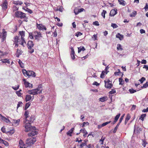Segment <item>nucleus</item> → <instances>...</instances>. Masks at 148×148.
Masks as SVG:
<instances>
[{
	"mask_svg": "<svg viewBox=\"0 0 148 148\" xmlns=\"http://www.w3.org/2000/svg\"><path fill=\"white\" fill-rule=\"evenodd\" d=\"M30 106V104L29 103H27L26 104V105L25 106V110H26L28 108L29 106Z\"/></svg>",
	"mask_w": 148,
	"mask_h": 148,
	"instance_id": "nucleus-43",
	"label": "nucleus"
},
{
	"mask_svg": "<svg viewBox=\"0 0 148 148\" xmlns=\"http://www.w3.org/2000/svg\"><path fill=\"white\" fill-rule=\"evenodd\" d=\"M130 116L129 115H127V116L125 118V125L127 124V122L128 121V120L130 119Z\"/></svg>",
	"mask_w": 148,
	"mask_h": 148,
	"instance_id": "nucleus-28",
	"label": "nucleus"
},
{
	"mask_svg": "<svg viewBox=\"0 0 148 148\" xmlns=\"http://www.w3.org/2000/svg\"><path fill=\"white\" fill-rule=\"evenodd\" d=\"M20 121V120L19 119L17 120H13V124H14L15 125H19Z\"/></svg>",
	"mask_w": 148,
	"mask_h": 148,
	"instance_id": "nucleus-19",
	"label": "nucleus"
},
{
	"mask_svg": "<svg viewBox=\"0 0 148 148\" xmlns=\"http://www.w3.org/2000/svg\"><path fill=\"white\" fill-rule=\"evenodd\" d=\"M119 84L122 85L123 84L124 81L123 79L121 77L119 78Z\"/></svg>",
	"mask_w": 148,
	"mask_h": 148,
	"instance_id": "nucleus-37",
	"label": "nucleus"
},
{
	"mask_svg": "<svg viewBox=\"0 0 148 148\" xmlns=\"http://www.w3.org/2000/svg\"><path fill=\"white\" fill-rule=\"evenodd\" d=\"M32 98V97L30 95H27L26 96L25 100L26 101H30Z\"/></svg>",
	"mask_w": 148,
	"mask_h": 148,
	"instance_id": "nucleus-25",
	"label": "nucleus"
},
{
	"mask_svg": "<svg viewBox=\"0 0 148 148\" xmlns=\"http://www.w3.org/2000/svg\"><path fill=\"white\" fill-rule=\"evenodd\" d=\"M74 130V128H72L70 129L69 131L67 133V134L68 135H69L70 136H72V134Z\"/></svg>",
	"mask_w": 148,
	"mask_h": 148,
	"instance_id": "nucleus-18",
	"label": "nucleus"
},
{
	"mask_svg": "<svg viewBox=\"0 0 148 148\" xmlns=\"http://www.w3.org/2000/svg\"><path fill=\"white\" fill-rule=\"evenodd\" d=\"M0 117L1 118V119L4 121H5V120L6 119V118L4 117V116H2L1 114H0Z\"/></svg>",
	"mask_w": 148,
	"mask_h": 148,
	"instance_id": "nucleus-59",
	"label": "nucleus"
},
{
	"mask_svg": "<svg viewBox=\"0 0 148 148\" xmlns=\"http://www.w3.org/2000/svg\"><path fill=\"white\" fill-rule=\"evenodd\" d=\"M107 13L106 11L105 10H103V12L101 13V15L103 17V18H105V14Z\"/></svg>",
	"mask_w": 148,
	"mask_h": 148,
	"instance_id": "nucleus-39",
	"label": "nucleus"
},
{
	"mask_svg": "<svg viewBox=\"0 0 148 148\" xmlns=\"http://www.w3.org/2000/svg\"><path fill=\"white\" fill-rule=\"evenodd\" d=\"M108 99V98L107 97H103L100 98L99 99V101H101V102H104L106 100H107Z\"/></svg>",
	"mask_w": 148,
	"mask_h": 148,
	"instance_id": "nucleus-23",
	"label": "nucleus"
},
{
	"mask_svg": "<svg viewBox=\"0 0 148 148\" xmlns=\"http://www.w3.org/2000/svg\"><path fill=\"white\" fill-rule=\"evenodd\" d=\"M129 90L131 93H133L136 92V91L135 90L133 89L132 88V89H130Z\"/></svg>",
	"mask_w": 148,
	"mask_h": 148,
	"instance_id": "nucleus-55",
	"label": "nucleus"
},
{
	"mask_svg": "<svg viewBox=\"0 0 148 148\" xmlns=\"http://www.w3.org/2000/svg\"><path fill=\"white\" fill-rule=\"evenodd\" d=\"M6 32H5L2 33V35L1 36V41L2 42L4 41L5 40L6 37Z\"/></svg>",
	"mask_w": 148,
	"mask_h": 148,
	"instance_id": "nucleus-16",
	"label": "nucleus"
},
{
	"mask_svg": "<svg viewBox=\"0 0 148 148\" xmlns=\"http://www.w3.org/2000/svg\"><path fill=\"white\" fill-rule=\"evenodd\" d=\"M28 47H32L34 45L33 42L31 41H29L27 44Z\"/></svg>",
	"mask_w": 148,
	"mask_h": 148,
	"instance_id": "nucleus-15",
	"label": "nucleus"
},
{
	"mask_svg": "<svg viewBox=\"0 0 148 148\" xmlns=\"http://www.w3.org/2000/svg\"><path fill=\"white\" fill-rule=\"evenodd\" d=\"M2 143L5 146H7L9 145L8 143L4 140Z\"/></svg>",
	"mask_w": 148,
	"mask_h": 148,
	"instance_id": "nucleus-62",
	"label": "nucleus"
},
{
	"mask_svg": "<svg viewBox=\"0 0 148 148\" xmlns=\"http://www.w3.org/2000/svg\"><path fill=\"white\" fill-rule=\"evenodd\" d=\"M78 52L79 53L81 51H84L85 50V49L84 47H78Z\"/></svg>",
	"mask_w": 148,
	"mask_h": 148,
	"instance_id": "nucleus-26",
	"label": "nucleus"
},
{
	"mask_svg": "<svg viewBox=\"0 0 148 148\" xmlns=\"http://www.w3.org/2000/svg\"><path fill=\"white\" fill-rule=\"evenodd\" d=\"M80 132H83L84 133L83 136L85 137L86 136V135L88 134V132L84 128L83 129H81L80 130Z\"/></svg>",
	"mask_w": 148,
	"mask_h": 148,
	"instance_id": "nucleus-20",
	"label": "nucleus"
},
{
	"mask_svg": "<svg viewBox=\"0 0 148 148\" xmlns=\"http://www.w3.org/2000/svg\"><path fill=\"white\" fill-rule=\"evenodd\" d=\"M1 61H2V62L3 63H7L9 64H10V61L9 60H8L7 59H1Z\"/></svg>",
	"mask_w": 148,
	"mask_h": 148,
	"instance_id": "nucleus-24",
	"label": "nucleus"
},
{
	"mask_svg": "<svg viewBox=\"0 0 148 148\" xmlns=\"http://www.w3.org/2000/svg\"><path fill=\"white\" fill-rule=\"evenodd\" d=\"M15 15L16 17L19 18L21 19L26 18L25 14L21 12H16L15 14Z\"/></svg>",
	"mask_w": 148,
	"mask_h": 148,
	"instance_id": "nucleus-3",
	"label": "nucleus"
},
{
	"mask_svg": "<svg viewBox=\"0 0 148 148\" xmlns=\"http://www.w3.org/2000/svg\"><path fill=\"white\" fill-rule=\"evenodd\" d=\"M105 72L104 71H103L102 72L101 74V75L100 77L102 78H104V75H105Z\"/></svg>",
	"mask_w": 148,
	"mask_h": 148,
	"instance_id": "nucleus-63",
	"label": "nucleus"
},
{
	"mask_svg": "<svg viewBox=\"0 0 148 148\" xmlns=\"http://www.w3.org/2000/svg\"><path fill=\"white\" fill-rule=\"evenodd\" d=\"M16 93L18 96L19 97L21 96L22 94L20 92V91H16Z\"/></svg>",
	"mask_w": 148,
	"mask_h": 148,
	"instance_id": "nucleus-54",
	"label": "nucleus"
},
{
	"mask_svg": "<svg viewBox=\"0 0 148 148\" xmlns=\"http://www.w3.org/2000/svg\"><path fill=\"white\" fill-rule=\"evenodd\" d=\"M87 147L88 148H94V146L93 145L91 144H89L88 145H86Z\"/></svg>",
	"mask_w": 148,
	"mask_h": 148,
	"instance_id": "nucleus-61",
	"label": "nucleus"
},
{
	"mask_svg": "<svg viewBox=\"0 0 148 148\" xmlns=\"http://www.w3.org/2000/svg\"><path fill=\"white\" fill-rule=\"evenodd\" d=\"M26 10L30 14H32V11L30 9L26 8Z\"/></svg>",
	"mask_w": 148,
	"mask_h": 148,
	"instance_id": "nucleus-57",
	"label": "nucleus"
},
{
	"mask_svg": "<svg viewBox=\"0 0 148 148\" xmlns=\"http://www.w3.org/2000/svg\"><path fill=\"white\" fill-rule=\"evenodd\" d=\"M8 3L6 0H5L1 5V6L3 10H5L7 9Z\"/></svg>",
	"mask_w": 148,
	"mask_h": 148,
	"instance_id": "nucleus-9",
	"label": "nucleus"
},
{
	"mask_svg": "<svg viewBox=\"0 0 148 148\" xmlns=\"http://www.w3.org/2000/svg\"><path fill=\"white\" fill-rule=\"evenodd\" d=\"M70 48L71 49V58L73 60H74L75 58V53L74 49L72 47H70Z\"/></svg>",
	"mask_w": 148,
	"mask_h": 148,
	"instance_id": "nucleus-7",
	"label": "nucleus"
},
{
	"mask_svg": "<svg viewBox=\"0 0 148 148\" xmlns=\"http://www.w3.org/2000/svg\"><path fill=\"white\" fill-rule=\"evenodd\" d=\"M34 118L32 116L29 118V120H28L27 119V121H28V123H31L33 122V121H34Z\"/></svg>",
	"mask_w": 148,
	"mask_h": 148,
	"instance_id": "nucleus-34",
	"label": "nucleus"
},
{
	"mask_svg": "<svg viewBox=\"0 0 148 148\" xmlns=\"http://www.w3.org/2000/svg\"><path fill=\"white\" fill-rule=\"evenodd\" d=\"M136 14V12L134 11L132 14H130V16L131 17L135 16Z\"/></svg>",
	"mask_w": 148,
	"mask_h": 148,
	"instance_id": "nucleus-41",
	"label": "nucleus"
},
{
	"mask_svg": "<svg viewBox=\"0 0 148 148\" xmlns=\"http://www.w3.org/2000/svg\"><path fill=\"white\" fill-rule=\"evenodd\" d=\"M117 10L116 9L112 10L110 13V16H114L117 13Z\"/></svg>",
	"mask_w": 148,
	"mask_h": 148,
	"instance_id": "nucleus-10",
	"label": "nucleus"
},
{
	"mask_svg": "<svg viewBox=\"0 0 148 148\" xmlns=\"http://www.w3.org/2000/svg\"><path fill=\"white\" fill-rule=\"evenodd\" d=\"M146 116V114H143L141 115L140 118H139V119H140L141 120L143 121L144 120V118Z\"/></svg>",
	"mask_w": 148,
	"mask_h": 148,
	"instance_id": "nucleus-36",
	"label": "nucleus"
},
{
	"mask_svg": "<svg viewBox=\"0 0 148 148\" xmlns=\"http://www.w3.org/2000/svg\"><path fill=\"white\" fill-rule=\"evenodd\" d=\"M22 72L24 75H27L28 74V71H27L25 69H23L22 70Z\"/></svg>",
	"mask_w": 148,
	"mask_h": 148,
	"instance_id": "nucleus-40",
	"label": "nucleus"
},
{
	"mask_svg": "<svg viewBox=\"0 0 148 148\" xmlns=\"http://www.w3.org/2000/svg\"><path fill=\"white\" fill-rule=\"evenodd\" d=\"M29 36L31 38L33 39L34 38V32L33 33H29Z\"/></svg>",
	"mask_w": 148,
	"mask_h": 148,
	"instance_id": "nucleus-51",
	"label": "nucleus"
},
{
	"mask_svg": "<svg viewBox=\"0 0 148 148\" xmlns=\"http://www.w3.org/2000/svg\"><path fill=\"white\" fill-rule=\"evenodd\" d=\"M34 34V37L36 40H39L40 37H42V34L40 32H35Z\"/></svg>",
	"mask_w": 148,
	"mask_h": 148,
	"instance_id": "nucleus-5",
	"label": "nucleus"
},
{
	"mask_svg": "<svg viewBox=\"0 0 148 148\" xmlns=\"http://www.w3.org/2000/svg\"><path fill=\"white\" fill-rule=\"evenodd\" d=\"M111 26L113 28H116L118 27V25L116 24L112 23Z\"/></svg>",
	"mask_w": 148,
	"mask_h": 148,
	"instance_id": "nucleus-44",
	"label": "nucleus"
},
{
	"mask_svg": "<svg viewBox=\"0 0 148 148\" xmlns=\"http://www.w3.org/2000/svg\"><path fill=\"white\" fill-rule=\"evenodd\" d=\"M105 86L106 88H112V85L111 83L109 82H105Z\"/></svg>",
	"mask_w": 148,
	"mask_h": 148,
	"instance_id": "nucleus-13",
	"label": "nucleus"
},
{
	"mask_svg": "<svg viewBox=\"0 0 148 148\" xmlns=\"http://www.w3.org/2000/svg\"><path fill=\"white\" fill-rule=\"evenodd\" d=\"M35 129H36V128ZM31 131H32V132H29L28 133V135L29 136H33L35 135H36L38 133V132L35 130V129L34 130L32 129Z\"/></svg>",
	"mask_w": 148,
	"mask_h": 148,
	"instance_id": "nucleus-8",
	"label": "nucleus"
},
{
	"mask_svg": "<svg viewBox=\"0 0 148 148\" xmlns=\"http://www.w3.org/2000/svg\"><path fill=\"white\" fill-rule=\"evenodd\" d=\"M136 130L137 133H139L142 130V129L141 128L137 126L136 124L134 126V131H135V130Z\"/></svg>",
	"mask_w": 148,
	"mask_h": 148,
	"instance_id": "nucleus-14",
	"label": "nucleus"
},
{
	"mask_svg": "<svg viewBox=\"0 0 148 148\" xmlns=\"http://www.w3.org/2000/svg\"><path fill=\"white\" fill-rule=\"evenodd\" d=\"M36 138L34 137H31L27 138L25 142V145L27 147L32 146L36 141Z\"/></svg>",
	"mask_w": 148,
	"mask_h": 148,
	"instance_id": "nucleus-1",
	"label": "nucleus"
},
{
	"mask_svg": "<svg viewBox=\"0 0 148 148\" xmlns=\"http://www.w3.org/2000/svg\"><path fill=\"white\" fill-rule=\"evenodd\" d=\"M18 63L20 65V66L22 68H23L24 67L23 64L22 63V62L21 61L19 60V61H18Z\"/></svg>",
	"mask_w": 148,
	"mask_h": 148,
	"instance_id": "nucleus-42",
	"label": "nucleus"
},
{
	"mask_svg": "<svg viewBox=\"0 0 148 148\" xmlns=\"http://www.w3.org/2000/svg\"><path fill=\"white\" fill-rule=\"evenodd\" d=\"M111 121H108L104 123H103L102 124V126L103 127L106 125L110 123L111 122Z\"/></svg>",
	"mask_w": 148,
	"mask_h": 148,
	"instance_id": "nucleus-53",
	"label": "nucleus"
},
{
	"mask_svg": "<svg viewBox=\"0 0 148 148\" xmlns=\"http://www.w3.org/2000/svg\"><path fill=\"white\" fill-rule=\"evenodd\" d=\"M145 80V77H143L139 81L141 83H143V82Z\"/></svg>",
	"mask_w": 148,
	"mask_h": 148,
	"instance_id": "nucleus-47",
	"label": "nucleus"
},
{
	"mask_svg": "<svg viewBox=\"0 0 148 148\" xmlns=\"http://www.w3.org/2000/svg\"><path fill=\"white\" fill-rule=\"evenodd\" d=\"M117 49H118V50H119V49H121V50H123V49L121 47V45L120 44H118L117 45Z\"/></svg>",
	"mask_w": 148,
	"mask_h": 148,
	"instance_id": "nucleus-48",
	"label": "nucleus"
},
{
	"mask_svg": "<svg viewBox=\"0 0 148 148\" xmlns=\"http://www.w3.org/2000/svg\"><path fill=\"white\" fill-rule=\"evenodd\" d=\"M25 131L26 132L31 131L32 129L34 130L35 129V127H32L31 126L30 123H27L25 125Z\"/></svg>",
	"mask_w": 148,
	"mask_h": 148,
	"instance_id": "nucleus-4",
	"label": "nucleus"
},
{
	"mask_svg": "<svg viewBox=\"0 0 148 148\" xmlns=\"http://www.w3.org/2000/svg\"><path fill=\"white\" fill-rule=\"evenodd\" d=\"M19 34L21 36V38H23L25 36V32L23 31H20L19 32Z\"/></svg>",
	"mask_w": 148,
	"mask_h": 148,
	"instance_id": "nucleus-29",
	"label": "nucleus"
},
{
	"mask_svg": "<svg viewBox=\"0 0 148 148\" xmlns=\"http://www.w3.org/2000/svg\"><path fill=\"white\" fill-rule=\"evenodd\" d=\"M116 38H119L121 40H122L123 38V35L120 34L119 33L116 35Z\"/></svg>",
	"mask_w": 148,
	"mask_h": 148,
	"instance_id": "nucleus-21",
	"label": "nucleus"
},
{
	"mask_svg": "<svg viewBox=\"0 0 148 148\" xmlns=\"http://www.w3.org/2000/svg\"><path fill=\"white\" fill-rule=\"evenodd\" d=\"M27 76H32L33 77H35L36 76V75L35 73L33 71H28Z\"/></svg>",
	"mask_w": 148,
	"mask_h": 148,
	"instance_id": "nucleus-12",
	"label": "nucleus"
},
{
	"mask_svg": "<svg viewBox=\"0 0 148 148\" xmlns=\"http://www.w3.org/2000/svg\"><path fill=\"white\" fill-rule=\"evenodd\" d=\"M29 49V52L31 53H32L34 51V49L32 47L28 48Z\"/></svg>",
	"mask_w": 148,
	"mask_h": 148,
	"instance_id": "nucleus-45",
	"label": "nucleus"
},
{
	"mask_svg": "<svg viewBox=\"0 0 148 148\" xmlns=\"http://www.w3.org/2000/svg\"><path fill=\"white\" fill-rule=\"evenodd\" d=\"M120 116V114H118L114 118V120L115 121H117L118 119L119 118V117Z\"/></svg>",
	"mask_w": 148,
	"mask_h": 148,
	"instance_id": "nucleus-38",
	"label": "nucleus"
},
{
	"mask_svg": "<svg viewBox=\"0 0 148 148\" xmlns=\"http://www.w3.org/2000/svg\"><path fill=\"white\" fill-rule=\"evenodd\" d=\"M23 81L24 82V84L25 87H29L30 88L32 87L33 85L32 84L29 83L25 79H23Z\"/></svg>",
	"mask_w": 148,
	"mask_h": 148,
	"instance_id": "nucleus-6",
	"label": "nucleus"
},
{
	"mask_svg": "<svg viewBox=\"0 0 148 148\" xmlns=\"http://www.w3.org/2000/svg\"><path fill=\"white\" fill-rule=\"evenodd\" d=\"M86 145V143H82L80 145V148H82L84 146Z\"/></svg>",
	"mask_w": 148,
	"mask_h": 148,
	"instance_id": "nucleus-50",
	"label": "nucleus"
},
{
	"mask_svg": "<svg viewBox=\"0 0 148 148\" xmlns=\"http://www.w3.org/2000/svg\"><path fill=\"white\" fill-rule=\"evenodd\" d=\"M6 32H5L2 33V35L1 36V41L2 42L4 41L5 40L6 37Z\"/></svg>",
	"mask_w": 148,
	"mask_h": 148,
	"instance_id": "nucleus-17",
	"label": "nucleus"
},
{
	"mask_svg": "<svg viewBox=\"0 0 148 148\" xmlns=\"http://www.w3.org/2000/svg\"><path fill=\"white\" fill-rule=\"evenodd\" d=\"M120 123H119L117 124V125H116V127H115L114 130L113 131V133H115L117 130V129L120 124Z\"/></svg>",
	"mask_w": 148,
	"mask_h": 148,
	"instance_id": "nucleus-32",
	"label": "nucleus"
},
{
	"mask_svg": "<svg viewBox=\"0 0 148 148\" xmlns=\"http://www.w3.org/2000/svg\"><path fill=\"white\" fill-rule=\"evenodd\" d=\"M40 87H38L37 88L29 90L28 91V92L30 94H32L33 95H36L38 93H41L42 92L41 90H40Z\"/></svg>",
	"mask_w": 148,
	"mask_h": 148,
	"instance_id": "nucleus-2",
	"label": "nucleus"
},
{
	"mask_svg": "<svg viewBox=\"0 0 148 148\" xmlns=\"http://www.w3.org/2000/svg\"><path fill=\"white\" fill-rule=\"evenodd\" d=\"M19 40L18 39V37L17 36H15L14 37V42L16 43L18 42L19 43L20 41H19Z\"/></svg>",
	"mask_w": 148,
	"mask_h": 148,
	"instance_id": "nucleus-31",
	"label": "nucleus"
},
{
	"mask_svg": "<svg viewBox=\"0 0 148 148\" xmlns=\"http://www.w3.org/2000/svg\"><path fill=\"white\" fill-rule=\"evenodd\" d=\"M23 53L22 51L20 49H18L17 50L16 53H18V54H20V55L22 53Z\"/></svg>",
	"mask_w": 148,
	"mask_h": 148,
	"instance_id": "nucleus-52",
	"label": "nucleus"
},
{
	"mask_svg": "<svg viewBox=\"0 0 148 148\" xmlns=\"http://www.w3.org/2000/svg\"><path fill=\"white\" fill-rule=\"evenodd\" d=\"M13 3L16 5H21L22 4H23V2L21 1H14Z\"/></svg>",
	"mask_w": 148,
	"mask_h": 148,
	"instance_id": "nucleus-27",
	"label": "nucleus"
},
{
	"mask_svg": "<svg viewBox=\"0 0 148 148\" xmlns=\"http://www.w3.org/2000/svg\"><path fill=\"white\" fill-rule=\"evenodd\" d=\"M21 42L20 41L19 43L20 44L23 45V46H24V45H23V43H25V44H26V42H25L24 38H21Z\"/></svg>",
	"mask_w": 148,
	"mask_h": 148,
	"instance_id": "nucleus-33",
	"label": "nucleus"
},
{
	"mask_svg": "<svg viewBox=\"0 0 148 148\" xmlns=\"http://www.w3.org/2000/svg\"><path fill=\"white\" fill-rule=\"evenodd\" d=\"M118 2L120 4L122 5L123 6H125L126 5V3L124 0H118Z\"/></svg>",
	"mask_w": 148,
	"mask_h": 148,
	"instance_id": "nucleus-22",
	"label": "nucleus"
},
{
	"mask_svg": "<svg viewBox=\"0 0 148 148\" xmlns=\"http://www.w3.org/2000/svg\"><path fill=\"white\" fill-rule=\"evenodd\" d=\"M144 9H145L146 11L148 10V4L146 3L145 6L144 8Z\"/></svg>",
	"mask_w": 148,
	"mask_h": 148,
	"instance_id": "nucleus-64",
	"label": "nucleus"
},
{
	"mask_svg": "<svg viewBox=\"0 0 148 148\" xmlns=\"http://www.w3.org/2000/svg\"><path fill=\"white\" fill-rule=\"evenodd\" d=\"M16 87H14V86H12V88L14 89V90H18L19 88V85H18L17 86H16Z\"/></svg>",
	"mask_w": 148,
	"mask_h": 148,
	"instance_id": "nucleus-58",
	"label": "nucleus"
},
{
	"mask_svg": "<svg viewBox=\"0 0 148 148\" xmlns=\"http://www.w3.org/2000/svg\"><path fill=\"white\" fill-rule=\"evenodd\" d=\"M47 29H46V28L44 26V25H43L42 24V26H41V27H40V30H46Z\"/></svg>",
	"mask_w": 148,
	"mask_h": 148,
	"instance_id": "nucleus-46",
	"label": "nucleus"
},
{
	"mask_svg": "<svg viewBox=\"0 0 148 148\" xmlns=\"http://www.w3.org/2000/svg\"><path fill=\"white\" fill-rule=\"evenodd\" d=\"M148 86V82H147L146 83L143 85V86H142V88H146Z\"/></svg>",
	"mask_w": 148,
	"mask_h": 148,
	"instance_id": "nucleus-56",
	"label": "nucleus"
},
{
	"mask_svg": "<svg viewBox=\"0 0 148 148\" xmlns=\"http://www.w3.org/2000/svg\"><path fill=\"white\" fill-rule=\"evenodd\" d=\"M15 132V131L14 130H11L10 131L7 132V133L9 135H11L13 134Z\"/></svg>",
	"mask_w": 148,
	"mask_h": 148,
	"instance_id": "nucleus-30",
	"label": "nucleus"
},
{
	"mask_svg": "<svg viewBox=\"0 0 148 148\" xmlns=\"http://www.w3.org/2000/svg\"><path fill=\"white\" fill-rule=\"evenodd\" d=\"M82 35V33L80 32H77V33L75 34V36L77 37H78L79 36H80Z\"/></svg>",
	"mask_w": 148,
	"mask_h": 148,
	"instance_id": "nucleus-60",
	"label": "nucleus"
},
{
	"mask_svg": "<svg viewBox=\"0 0 148 148\" xmlns=\"http://www.w3.org/2000/svg\"><path fill=\"white\" fill-rule=\"evenodd\" d=\"M104 139L105 138H103V137H102L101 139L99 140V142L101 143V144L102 145L103 144V142Z\"/></svg>",
	"mask_w": 148,
	"mask_h": 148,
	"instance_id": "nucleus-49",
	"label": "nucleus"
},
{
	"mask_svg": "<svg viewBox=\"0 0 148 148\" xmlns=\"http://www.w3.org/2000/svg\"><path fill=\"white\" fill-rule=\"evenodd\" d=\"M121 72H120V70L119 69H118L114 73V75H119L121 74Z\"/></svg>",
	"mask_w": 148,
	"mask_h": 148,
	"instance_id": "nucleus-35",
	"label": "nucleus"
},
{
	"mask_svg": "<svg viewBox=\"0 0 148 148\" xmlns=\"http://www.w3.org/2000/svg\"><path fill=\"white\" fill-rule=\"evenodd\" d=\"M29 114V111L27 110L24 113V115L25 116V120L24 121V123H25L26 122L27 120V118H28V114Z\"/></svg>",
	"mask_w": 148,
	"mask_h": 148,
	"instance_id": "nucleus-11",
	"label": "nucleus"
}]
</instances>
